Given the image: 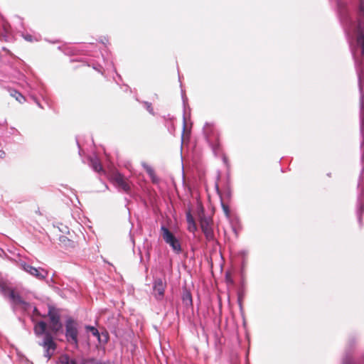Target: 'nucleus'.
Instances as JSON below:
<instances>
[{"label": "nucleus", "instance_id": "obj_8", "mask_svg": "<svg viewBox=\"0 0 364 364\" xmlns=\"http://www.w3.org/2000/svg\"><path fill=\"white\" fill-rule=\"evenodd\" d=\"M21 266L24 271H26L28 274L34 276L38 279L43 280L47 277L48 273L43 269H41V268L37 269V268H36L33 266H31L26 263L22 264Z\"/></svg>", "mask_w": 364, "mask_h": 364}, {"label": "nucleus", "instance_id": "obj_15", "mask_svg": "<svg viewBox=\"0 0 364 364\" xmlns=\"http://www.w3.org/2000/svg\"><path fill=\"white\" fill-rule=\"evenodd\" d=\"M10 95L15 98L16 101L22 104L26 101L25 97L16 90H9Z\"/></svg>", "mask_w": 364, "mask_h": 364}, {"label": "nucleus", "instance_id": "obj_1", "mask_svg": "<svg viewBox=\"0 0 364 364\" xmlns=\"http://www.w3.org/2000/svg\"><path fill=\"white\" fill-rule=\"evenodd\" d=\"M46 328L47 323L41 321L36 324L34 331L38 336L43 335V339L39 345L44 348V356L49 360L54 354L57 348V344L54 341L51 333L46 331Z\"/></svg>", "mask_w": 364, "mask_h": 364}, {"label": "nucleus", "instance_id": "obj_6", "mask_svg": "<svg viewBox=\"0 0 364 364\" xmlns=\"http://www.w3.org/2000/svg\"><path fill=\"white\" fill-rule=\"evenodd\" d=\"M213 221L209 218L203 217L200 220V225L205 238L208 241L215 240L214 232L212 228Z\"/></svg>", "mask_w": 364, "mask_h": 364}, {"label": "nucleus", "instance_id": "obj_11", "mask_svg": "<svg viewBox=\"0 0 364 364\" xmlns=\"http://www.w3.org/2000/svg\"><path fill=\"white\" fill-rule=\"evenodd\" d=\"M58 240L60 245L65 248H73L76 245V242L65 235H60Z\"/></svg>", "mask_w": 364, "mask_h": 364}, {"label": "nucleus", "instance_id": "obj_21", "mask_svg": "<svg viewBox=\"0 0 364 364\" xmlns=\"http://www.w3.org/2000/svg\"><path fill=\"white\" fill-rule=\"evenodd\" d=\"M73 362H74L75 364H77L75 360H70L68 356L63 357L61 360L62 364H72Z\"/></svg>", "mask_w": 364, "mask_h": 364}, {"label": "nucleus", "instance_id": "obj_2", "mask_svg": "<svg viewBox=\"0 0 364 364\" xmlns=\"http://www.w3.org/2000/svg\"><path fill=\"white\" fill-rule=\"evenodd\" d=\"M78 324L73 318H68L65 322V338L67 341L78 348Z\"/></svg>", "mask_w": 364, "mask_h": 364}, {"label": "nucleus", "instance_id": "obj_24", "mask_svg": "<svg viewBox=\"0 0 364 364\" xmlns=\"http://www.w3.org/2000/svg\"><path fill=\"white\" fill-rule=\"evenodd\" d=\"M5 156H6L5 151H0V157L3 159V158L5 157Z\"/></svg>", "mask_w": 364, "mask_h": 364}, {"label": "nucleus", "instance_id": "obj_16", "mask_svg": "<svg viewBox=\"0 0 364 364\" xmlns=\"http://www.w3.org/2000/svg\"><path fill=\"white\" fill-rule=\"evenodd\" d=\"M90 163H91V166H92V168L96 172L100 173V172L103 171V168L101 164V162L100 161V160L97 158L91 159Z\"/></svg>", "mask_w": 364, "mask_h": 364}, {"label": "nucleus", "instance_id": "obj_17", "mask_svg": "<svg viewBox=\"0 0 364 364\" xmlns=\"http://www.w3.org/2000/svg\"><path fill=\"white\" fill-rule=\"evenodd\" d=\"M182 300L184 304V305L188 306L192 305V296L191 294L186 291L183 294Z\"/></svg>", "mask_w": 364, "mask_h": 364}, {"label": "nucleus", "instance_id": "obj_9", "mask_svg": "<svg viewBox=\"0 0 364 364\" xmlns=\"http://www.w3.org/2000/svg\"><path fill=\"white\" fill-rule=\"evenodd\" d=\"M166 288V283L162 281L161 279H157L154 281V291L155 297L160 300L163 298L164 295Z\"/></svg>", "mask_w": 364, "mask_h": 364}, {"label": "nucleus", "instance_id": "obj_12", "mask_svg": "<svg viewBox=\"0 0 364 364\" xmlns=\"http://www.w3.org/2000/svg\"><path fill=\"white\" fill-rule=\"evenodd\" d=\"M142 166L144 168V170L146 171V172L148 173V175L149 176L152 183H158L159 181V179L157 177L154 168L151 166L147 164L146 163H143Z\"/></svg>", "mask_w": 364, "mask_h": 364}, {"label": "nucleus", "instance_id": "obj_26", "mask_svg": "<svg viewBox=\"0 0 364 364\" xmlns=\"http://www.w3.org/2000/svg\"><path fill=\"white\" fill-rule=\"evenodd\" d=\"M3 280L0 279V286L1 285Z\"/></svg>", "mask_w": 364, "mask_h": 364}, {"label": "nucleus", "instance_id": "obj_3", "mask_svg": "<svg viewBox=\"0 0 364 364\" xmlns=\"http://www.w3.org/2000/svg\"><path fill=\"white\" fill-rule=\"evenodd\" d=\"M48 316L49 318L50 330L55 335L61 331L63 325L60 322V311L54 306L48 307Z\"/></svg>", "mask_w": 364, "mask_h": 364}, {"label": "nucleus", "instance_id": "obj_4", "mask_svg": "<svg viewBox=\"0 0 364 364\" xmlns=\"http://www.w3.org/2000/svg\"><path fill=\"white\" fill-rule=\"evenodd\" d=\"M358 34L357 45L360 48V54L364 57V0H359Z\"/></svg>", "mask_w": 364, "mask_h": 364}, {"label": "nucleus", "instance_id": "obj_13", "mask_svg": "<svg viewBox=\"0 0 364 364\" xmlns=\"http://www.w3.org/2000/svg\"><path fill=\"white\" fill-rule=\"evenodd\" d=\"M186 220L188 223V230L191 232H195L197 230V226L191 211L186 213Z\"/></svg>", "mask_w": 364, "mask_h": 364}, {"label": "nucleus", "instance_id": "obj_23", "mask_svg": "<svg viewBox=\"0 0 364 364\" xmlns=\"http://www.w3.org/2000/svg\"><path fill=\"white\" fill-rule=\"evenodd\" d=\"M355 344V341L353 339H350L348 342V346L349 348H351Z\"/></svg>", "mask_w": 364, "mask_h": 364}, {"label": "nucleus", "instance_id": "obj_10", "mask_svg": "<svg viewBox=\"0 0 364 364\" xmlns=\"http://www.w3.org/2000/svg\"><path fill=\"white\" fill-rule=\"evenodd\" d=\"M9 297L11 299V302L15 306H26L28 304L23 299L21 295L15 291V290H10V293L9 294Z\"/></svg>", "mask_w": 364, "mask_h": 364}, {"label": "nucleus", "instance_id": "obj_18", "mask_svg": "<svg viewBox=\"0 0 364 364\" xmlns=\"http://www.w3.org/2000/svg\"><path fill=\"white\" fill-rule=\"evenodd\" d=\"M12 289L7 287L6 284L3 281L1 285L0 286V291L4 294L6 295L10 293V290Z\"/></svg>", "mask_w": 364, "mask_h": 364}, {"label": "nucleus", "instance_id": "obj_20", "mask_svg": "<svg viewBox=\"0 0 364 364\" xmlns=\"http://www.w3.org/2000/svg\"><path fill=\"white\" fill-rule=\"evenodd\" d=\"M343 364H358L357 362L353 360L350 355H346L343 361Z\"/></svg>", "mask_w": 364, "mask_h": 364}, {"label": "nucleus", "instance_id": "obj_22", "mask_svg": "<svg viewBox=\"0 0 364 364\" xmlns=\"http://www.w3.org/2000/svg\"><path fill=\"white\" fill-rule=\"evenodd\" d=\"M24 39L28 42H32L33 41V38L31 35L27 34L23 36Z\"/></svg>", "mask_w": 364, "mask_h": 364}, {"label": "nucleus", "instance_id": "obj_19", "mask_svg": "<svg viewBox=\"0 0 364 364\" xmlns=\"http://www.w3.org/2000/svg\"><path fill=\"white\" fill-rule=\"evenodd\" d=\"M86 329H87V331H90L94 336L97 337V338L100 337V333H99L98 330L96 328H95L94 326H87Z\"/></svg>", "mask_w": 364, "mask_h": 364}, {"label": "nucleus", "instance_id": "obj_7", "mask_svg": "<svg viewBox=\"0 0 364 364\" xmlns=\"http://www.w3.org/2000/svg\"><path fill=\"white\" fill-rule=\"evenodd\" d=\"M111 180L125 192H128L130 190L128 180L120 173L117 171L113 172L111 176Z\"/></svg>", "mask_w": 364, "mask_h": 364}, {"label": "nucleus", "instance_id": "obj_5", "mask_svg": "<svg viewBox=\"0 0 364 364\" xmlns=\"http://www.w3.org/2000/svg\"><path fill=\"white\" fill-rule=\"evenodd\" d=\"M161 232L164 241L172 247L173 251L180 253L181 252V244L173 233L164 226L161 228Z\"/></svg>", "mask_w": 364, "mask_h": 364}, {"label": "nucleus", "instance_id": "obj_25", "mask_svg": "<svg viewBox=\"0 0 364 364\" xmlns=\"http://www.w3.org/2000/svg\"><path fill=\"white\" fill-rule=\"evenodd\" d=\"M223 208H224L226 214L228 215V208L225 205H223Z\"/></svg>", "mask_w": 364, "mask_h": 364}, {"label": "nucleus", "instance_id": "obj_14", "mask_svg": "<svg viewBox=\"0 0 364 364\" xmlns=\"http://www.w3.org/2000/svg\"><path fill=\"white\" fill-rule=\"evenodd\" d=\"M207 139L208 141L211 144H213L215 146L219 145V134L218 132L212 131L210 134H206Z\"/></svg>", "mask_w": 364, "mask_h": 364}]
</instances>
